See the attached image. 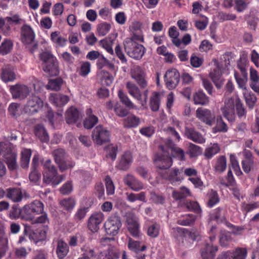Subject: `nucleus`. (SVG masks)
Wrapping results in <instances>:
<instances>
[{"mask_svg": "<svg viewBox=\"0 0 259 259\" xmlns=\"http://www.w3.org/2000/svg\"><path fill=\"white\" fill-rule=\"evenodd\" d=\"M104 219V215L101 212L92 214L88 220V227L92 232H97L99 229V225Z\"/></svg>", "mask_w": 259, "mask_h": 259, "instance_id": "nucleus-15", "label": "nucleus"}, {"mask_svg": "<svg viewBox=\"0 0 259 259\" xmlns=\"http://www.w3.org/2000/svg\"><path fill=\"white\" fill-rule=\"evenodd\" d=\"M214 63L216 64V68L213 69V70L210 72L209 77L213 82L217 89L222 88L224 79L222 77L221 70L223 68V66H220L217 60H214Z\"/></svg>", "mask_w": 259, "mask_h": 259, "instance_id": "nucleus-16", "label": "nucleus"}, {"mask_svg": "<svg viewBox=\"0 0 259 259\" xmlns=\"http://www.w3.org/2000/svg\"><path fill=\"white\" fill-rule=\"evenodd\" d=\"M117 254L112 249H107L101 253L100 259H116Z\"/></svg>", "mask_w": 259, "mask_h": 259, "instance_id": "nucleus-64", "label": "nucleus"}, {"mask_svg": "<svg viewBox=\"0 0 259 259\" xmlns=\"http://www.w3.org/2000/svg\"><path fill=\"white\" fill-rule=\"evenodd\" d=\"M37 162V159L34 157L32 159V163L34 166V169L30 172L29 176L30 180L33 182H37L40 178V174L36 169L35 166Z\"/></svg>", "mask_w": 259, "mask_h": 259, "instance_id": "nucleus-56", "label": "nucleus"}, {"mask_svg": "<svg viewBox=\"0 0 259 259\" xmlns=\"http://www.w3.org/2000/svg\"><path fill=\"white\" fill-rule=\"evenodd\" d=\"M194 103L197 105H204L209 102V99L202 91H198L193 95Z\"/></svg>", "mask_w": 259, "mask_h": 259, "instance_id": "nucleus-35", "label": "nucleus"}, {"mask_svg": "<svg viewBox=\"0 0 259 259\" xmlns=\"http://www.w3.org/2000/svg\"><path fill=\"white\" fill-rule=\"evenodd\" d=\"M107 152L106 157L111 158L114 160L116 157V152L117 151V147L112 144L109 145L106 147Z\"/></svg>", "mask_w": 259, "mask_h": 259, "instance_id": "nucleus-63", "label": "nucleus"}, {"mask_svg": "<svg viewBox=\"0 0 259 259\" xmlns=\"http://www.w3.org/2000/svg\"><path fill=\"white\" fill-rule=\"evenodd\" d=\"M188 151L191 157H197L202 153V148L193 143H190L188 147Z\"/></svg>", "mask_w": 259, "mask_h": 259, "instance_id": "nucleus-51", "label": "nucleus"}, {"mask_svg": "<svg viewBox=\"0 0 259 259\" xmlns=\"http://www.w3.org/2000/svg\"><path fill=\"white\" fill-rule=\"evenodd\" d=\"M69 252L68 244L61 239L58 240L56 253L58 257L64 258Z\"/></svg>", "mask_w": 259, "mask_h": 259, "instance_id": "nucleus-28", "label": "nucleus"}, {"mask_svg": "<svg viewBox=\"0 0 259 259\" xmlns=\"http://www.w3.org/2000/svg\"><path fill=\"white\" fill-rule=\"evenodd\" d=\"M234 77L238 87L243 90H246V83L248 80L247 74L240 75L236 71L234 72Z\"/></svg>", "mask_w": 259, "mask_h": 259, "instance_id": "nucleus-43", "label": "nucleus"}, {"mask_svg": "<svg viewBox=\"0 0 259 259\" xmlns=\"http://www.w3.org/2000/svg\"><path fill=\"white\" fill-rule=\"evenodd\" d=\"M235 109L236 110L237 113L239 117L241 118L242 117H245L246 111L243 107L241 100L238 97L237 99Z\"/></svg>", "mask_w": 259, "mask_h": 259, "instance_id": "nucleus-60", "label": "nucleus"}, {"mask_svg": "<svg viewBox=\"0 0 259 259\" xmlns=\"http://www.w3.org/2000/svg\"><path fill=\"white\" fill-rule=\"evenodd\" d=\"M169 36L172 38V42L177 47H181L182 43L181 40L178 37L179 32L177 30V28L175 26L171 27L168 30Z\"/></svg>", "mask_w": 259, "mask_h": 259, "instance_id": "nucleus-44", "label": "nucleus"}, {"mask_svg": "<svg viewBox=\"0 0 259 259\" xmlns=\"http://www.w3.org/2000/svg\"><path fill=\"white\" fill-rule=\"evenodd\" d=\"M63 80L60 78L50 79L46 88L47 89L58 91L60 90Z\"/></svg>", "mask_w": 259, "mask_h": 259, "instance_id": "nucleus-46", "label": "nucleus"}, {"mask_svg": "<svg viewBox=\"0 0 259 259\" xmlns=\"http://www.w3.org/2000/svg\"><path fill=\"white\" fill-rule=\"evenodd\" d=\"M12 214H13V213ZM34 214V213L33 212L32 210H31V208L28 204L24 206L22 208L19 209L18 213L13 215L15 218H20L25 220L32 221Z\"/></svg>", "mask_w": 259, "mask_h": 259, "instance_id": "nucleus-21", "label": "nucleus"}, {"mask_svg": "<svg viewBox=\"0 0 259 259\" xmlns=\"http://www.w3.org/2000/svg\"><path fill=\"white\" fill-rule=\"evenodd\" d=\"M140 123V119L134 115H130L124 120V125L126 127H134Z\"/></svg>", "mask_w": 259, "mask_h": 259, "instance_id": "nucleus-48", "label": "nucleus"}, {"mask_svg": "<svg viewBox=\"0 0 259 259\" xmlns=\"http://www.w3.org/2000/svg\"><path fill=\"white\" fill-rule=\"evenodd\" d=\"M29 204L35 214H38L43 212L44 204L38 200H35Z\"/></svg>", "mask_w": 259, "mask_h": 259, "instance_id": "nucleus-53", "label": "nucleus"}, {"mask_svg": "<svg viewBox=\"0 0 259 259\" xmlns=\"http://www.w3.org/2000/svg\"><path fill=\"white\" fill-rule=\"evenodd\" d=\"M58 164L60 170L61 171H63L67 169L73 167L75 165V162L67 158Z\"/></svg>", "mask_w": 259, "mask_h": 259, "instance_id": "nucleus-62", "label": "nucleus"}, {"mask_svg": "<svg viewBox=\"0 0 259 259\" xmlns=\"http://www.w3.org/2000/svg\"><path fill=\"white\" fill-rule=\"evenodd\" d=\"M109 132L101 125L96 126L92 133L93 141L98 145H101L109 140Z\"/></svg>", "mask_w": 259, "mask_h": 259, "instance_id": "nucleus-11", "label": "nucleus"}, {"mask_svg": "<svg viewBox=\"0 0 259 259\" xmlns=\"http://www.w3.org/2000/svg\"><path fill=\"white\" fill-rule=\"evenodd\" d=\"M220 148L218 144H213L207 147L204 151V155L206 158H211L214 155L218 153Z\"/></svg>", "mask_w": 259, "mask_h": 259, "instance_id": "nucleus-38", "label": "nucleus"}, {"mask_svg": "<svg viewBox=\"0 0 259 259\" xmlns=\"http://www.w3.org/2000/svg\"><path fill=\"white\" fill-rule=\"evenodd\" d=\"M196 116L202 122L209 126H212L215 121V116L208 109L198 108L196 111Z\"/></svg>", "mask_w": 259, "mask_h": 259, "instance_id": "nucleus-14", "label": "nucleus"}, {"mask_svg": "<svg viewBox=\"0 0 259 259\" xmlns=\"http://www.w3.org/2000/svg\"><path fill=\"white\" fill-rule=\"evenodd\" d=\"M42 106L43 102L41 99L38 96H32L27 101L24 110L28 114H33L37 112Z\"/></svg>", "mask_w": 259, "mask_h": 259, "instance_id": "nucleus-12", "label": "nucleus"}, {"mask_svg": "<svg viewBox=\"0 0 259 259\" xmlns=\"http://www.w3.org/2000/svg\"><path fill=\"white\" fill-rule=\"evenodd\" d=\"M159 230V225L157 223H154L149 226L147 230V234L150 237L155 238L158 236Z\"/></svg>", "mask_w": 259, "mask_h": 259, "instance_id": "nucleus-58", "label": "nucleus"}, {"mask_svg": "<svg viewBox=\"0 0 259 259\" xmlns=\"http://www.w3.org/2000/svg\"><path fill=\"white\" fill-rule=\"evenodd\" d=\"M126 199L131 202H134L136 200H139L143 202H146V194L144 192L139 193L135 194L133 193H126Z\"/></svg>", "mask_w": 259, "mask_h": 259, "instance_id": "nucleus-42", "label": "nucleus"}, {"mask_svg": "<svg viewBox=\"0 0 259 259\" xmlns=\"http://www.w3.org/2000/svg\"><path fill=\"white\" fill-rule=\"evenodd\" d=\"M131 76L141 89H145L148 84L145 69L138 65L134 66L131 69Z\"/></svg>", "mask_w": 259, "mask_h": 259, "instance_id": "nucleus-6", "label": "nucleus"}, {"mask_svg": "<svg viewBox=\"0 0 259 259\" xmlns=\"http://www.w3.org/2000/svg\"><path fill=\"white\" fill-rule=\"evenodd\" d=\"M132 161V155L129 152H126L122 155L118 165L119 169L126 170Z\"/></svg>", "mask_w": 259, "mask_h": 259, "instance_id": "nucleus-37", "label": "nucleus"}, {"mask_svg": "<svg viewBox=\"0 0 259 259\" xmlns=\"http://www.w3.org/2000/svg\"><path fill=\"white\" fill-rule=\"evenodd\" d=\"M50 101L56 106H62L68 102L69 98L65 95L51 94L50 96Z\"/></svg>", "mask_w": 259, "mask_h": 259, "instance_id": "nucleus-24", "label": "nucleus"}, {"mask_svg": "<svg viewBox=\"0 0 259 259\" xmlns=\"http://www.w3.org/2000/svg\"><path fill=\"white\" fill-rule=\"evenodd\" d=\"M214 167L215 171L219 173L224 171L227 167L226 158L224 156H219L217 159Z\"/></svg>", "mask_w": 259, "mask_h": 259, "instance_id": "nucleus-41", "label": "nucleus"}, {"mask_svg": "<svg viewBox=\"0 0 259 259\" xmlns=\"http://www.w3.org/2000/svg\"><path fill=\"white\" fill-rule=\"evenodd\" d=\"M185 135L188 139L196 143L203 144L205 142L203 136L193 127H185Z\"/></svg>", "mask_w": 259, "mask_h": 259, "instance_id": "nucleus-18", "label": "nucleus"}, {"mask_svg": "<svg viewBox=\"0 0 259 259\" xmlns=\"http://www.w3.org/2000/svg\"><path fill=\"white\" fill-rule=\"evenodd\" d=\"M44 71L51 76H56L59 73L57 59L53 62L45 64L43 67Z\"/></svg>", "mask_w": 259, "mask_h": 259, "instance_id": "nucleus-32", "label": "nucleus"}, {"mask_svg": "<svg viewBox=\"0 0 259 259\" xmlns=\"http://www.w3.org/2000/svg\"><path fill=\"white\" fill-rule=\"evenodd\" d=\"M237 98V96L225 97L224 105L220 108L223 116L230 122L234 121L235 119V107Z\"/></svg>", "mask_w": 259, "mask_h": 259, "instance_id": "nucleus-4", "label": "nucleus"}, {"mask_svg": "<svg viewBox=\"0 0 259 259\" xmlns=\"http://www.w3.org/2000/svg\"><path fill=\"white\" fill-rule=\"evenodd\" d=\"M10 92L14 99L23 100L29 95L31 90L24 84H17L10 87Z\"/></svg>", "mask_w": 259, "mask_h": 259, "instance_id": "nucleus-8", "label": "nucleus"}, {"mask_svg": "<svg viewBox=\"0 0 259 259\" xmlns=\"http://www.w3.org/2000/svg\"><path fill=\"white\" fill-rule=\"evenodd\" d=\"M164 77L166 87L169 90L175 89L180 82V73L176 69L168 70L165 72Z\"/></svg>", "mask_w": 259, "mask_h": 259, "instance_id": "nucleus-9", "label": "nucleus"}, {"mask_svg": "<svg viewBox=\"0 0 259 259\" xmlns=\"http://www.w3.org/2000/svg\"><path fill=\"white\" fill-rule=\"evenodd\" d=\"M31 237L35 243L42 241L46 239V231L45 230H40L39 232H34Z\"/></svg>", "mask_w": 259, "mask_h": 259, "instance_id": "nucleus-55", "label": "nucleus"}, {"mask_svg": "<svg viewBox=\"0 0 259 259\" xmlns=\"http://www.w3.org/2000/svg\"><path fill=\"white\" fill-rule=\"evenodd\" d=\"M129 29L133 35L128 38L143 41V35L141 29V24L140 22L137 21L133 22L130 26Z\"/></svg>", "mask_w": 259, "mask_h": 259, "instance_id": "nucleus-22", "label": "nucleus"}, {"mask_svg": "<svg viewBox=\"0 0 259 259\" xmlns=\"http://www.w3.org/2000/svg\"><path fill=\"white\" fill-rule=\"evenodd\" d=\"M98 121V119L96 116L90 115L84 121V127L87 129L92 128Z\"/></svg>", "mask_w": 259, "mask_h": 259, "instance_id": "nucleus-59", "label": "nucleus"}, {"mask_svg": "<svg viewBox=\"0 0 259 259\" xmlns=\"http://www.w3.org/2000/svg\"><path fill=\"white\" fill-rule=\"evenodd\" d=\"M228 127L227 124L224 122L221 115L217 116L215 120V125L212 128V132L216 133L218 132L226 133L228 131Z\"/></svg>", "mask_w": 259, "mask_h": 259, "instance_id": "nucleus-31", "label": "nucleus"}, {"mask_svg": "<svg viewBox=\"0 0 259 259\" xmlns=\"http://www.w3.org/2000/svg\"><path fill=\"white\" fill-rule=\"evenodd\" d=\"M125 87L128 93L138 101H142V93L140 88L135 83L128 81L126 82Z\"/></svg>", "mask_w": 259, "mask_h": 259, "instance_id": "nucleus-19", "label": "nucleus"}, {"mask_svg": "<svg viewBox=\"0 0 259 259\" xmlns=\"http://www.w3.org/2000/svg\"><path fill=\"white\" fill-rule=\"evenodd\" d=\"M59 203L66 210L71 211L75 206V201L73 199L68 198L60 200Z\"/></svg>", "mask_w": 259, "mask_h": 259, "instance_id": "nucleus-49", "label": "nucleus"}, {"mask_svg": "<svg viewBox=\"0 0 259 259\" xmlns=\"http://www.w3.org/2000/svg\"><path fill=\"white\" fill-rule=\"evenodd\" d=\"M231 257L229 259H245L247 254V249L245 248H236L232 250Z\"/></svg>", "mask_w": 259, "mask_h": 259, "instance_id": "nucleus-39", "label": "nucleus"}, {"mask_svg": "<svg viewBox=\"0 0 259 259\" xmlns=\"http://www.w3.org/2000/svg\"><path fill=\"white\" fill-rule=\"evenodd\" d=\"M137 40L126 38L123 41L125 52L129 57L136 59H141L145 53V48L136 42Z\"/></svg>", "mask_w": 259, "mask_h": 259, "instance_id": "nucleus-2", "label": "nucleus"}, {"mask_svg": "<svg viewBox=\"0 0 259 259\" xmlns=\"http://www.w3.org/2000/svg\"><path fill=\"white\" fill-rule=\"evenodd\" d=\"M128 248L132 251L138 253L140 251L145 250L146 248L145 245L141 246V242L139 241H135L132 238L128 237Z\"/></svg>", "mask_w": 259, "mask_h": 259, "instance_id": "nucleus-34", "label": "nucleus"}, {"mask_svg": "<svg viewBox=\"0 0 259 259\" xmlns=\"http://www.w3.org/2000/svg\"><path fill=\"white\" fill-rule=\"evenodd\" d=\"M118 96L119 98L120 101L124 104L126 107L130 109H137V107L128 98L127 96L124 94L122 91L119 90L118 92Z\"/></svg>", "mask_w": 259, "mask_h": 259, "instance_id": "nucleus-40", "label": "nucleus"}, {"mask_svg": "<svg viewBox=\"0 0 259 259\" xmlns=\"http://www.w3.org/2000/svg\"><path fill=\"white\" fill-rule=\"evenodd\" d=\"M97 29L99 35L104 36L110 31L111 25L107 22H103L99 24Z\"/></svg>", "mask_w": 259, "mask_h": 259, "instance_id": "nucleus-57", "label": "nucleus"}, {"mask_svg": "<svg viewBox=\"0 0 259 259\" xmlns=\"http://www.w3.org/2000/svg\"><path fill=\"white\" fill-rule=\"evenodd\" d=\"M173 233L175 234V237H183L182 243L186 247H188L189 244L186 242V234L187 233L188 229L185 228H182L180 227H176L172 228Z\"/></svg>", "mask_w": 259, "mask_h": 259, "instance_id": "nucleus-45", "label": "nucleus"}, {"mask_svg": "<svg viewBox=\"0 0 259 259\" xmlns=\"http://www.w3.org/2000/svg\"><path fill=\"white\" fill-rule=\"evenodd\" d=\"M123 181L125 185L134 191L138 192L143 189V183L131 174H127Z\"/></svg>", "mask_w": 259, "mask_h": 259, "instance_id": "nucleus-17", "label": "nucleus"}, {"mask_svg": "<svg viewBox=\"0 0 259 259\" xmlns=\"http://www.w3.org/2000/svg\"><path fill=\"white\" fill-rule=\"evenodd\" d=\"M195 217L193 214H188L182 219H179L177 223L182 226L192 225L195 221Z\"/></svg>", "mask_w": 259, "mask_h": 259, "instance_id": "nucleus-54", "label": "nucleus"}, {"mask_svg": "<svg viewBox=\"0 0 259 259\" xmlns=\"http://www.w3.org/2000/svg\"><path fill=\"white\" fill-rule=\"evenodd\" d=\"M126 227L132 236L139 238L141 236L140 226L137 217L133 213H128L126 216Z\"/></svg>", "mask_w": 259, "mask_h": 259, "instance_id": "nucleus-10", "label": "nucleus"}, {"mask_svg": "<svg viewBox=\"0 0 259 259\" xmlns=\"http://www.w3.org/2000/svg\"><path fill=\"white\" fill-rule=\"evenodd\" d=\"M218 250L217 246L207 244L201 251V255L203 259H214Z\"/></svg>", "mask_w": 259, "mask_h": 259, "instance_id": "nucleus-26", "label": "nucleus"}, {"mask_svg": "<svg viewBox=\"0 0 259 259\" xmlns=\"http://www.w3.org/2000/svg\"><path fill=\"white\" fill-rule=\"evenodd\" d=\"M35 134L42 142L47 143L49 141V135L44 127L41 124L35 126Z\"/></svg>", "mask_w": 259, "mask_h": 259, "instance_id": "nucleus-33", "label": "nucleus"}, {"mask_svg": "<svg viewBox=\"0 0 259 259\" xmlns=\"http://www.w3.org/2000/svg\"><path fill=\"white\" fill-rule=\"evenodd\" d=\"M21 40L31 53H33L37 48V45L34 41L35 34L28 25H24L21 29Z\"/></svg>", "mask_w": 259, "mask_h": 259, "instance_id": "nucleus-5", "label": "nucleus"}, {"mask_svg": "<svg viewBox=\"0 0 259 259\" xmlns=\"http://www.w3.org/2000/svg\"><path fill=\"white\" fill-rule=\"evenodd\" d=\"M182 171V169L180 170L178 168H175L171 170H167L165 171V173L163 174L162 172H159V173L162 175V177L169 181L171 184H174L177 182H181L183 179L181 177L180 174Z\"/></svg>", "mask_w": 259, "mask_h": 259, "instance_id": "nucleus-20", "label": "nucleus"}, {"mask_svg": "<svg viewBox=\"0 0 259 259\" xmlns=\"http://www.w3.org/2000/svg\"><path fill=\"white\" fill-rule=\"evenodd\" d=\"M20 164L22 168H26L28 167L30 158L31 155L30 149H24L21 152Z\"/></svg>", "mask_w": 259, "mask_h": 259, "instance_id": "nucleus-36", "label": "nucleus"}, {"mask_svg": "<svg viewBox=\"0 0 259 259\" xmlns=\"http://www.w3.org/2000/svg\"><path fill=\"white\" fill-rule=\"evenodd\" d=\"M121 226L120 217L115 214L111 215L104 225L106 234L113 236L118 233Z\"/></svg>", "mask_w": 259, "mask_h": 259, "instance_id": "nucleus-7", "label": "nucleus"}, {"mask_svg": "<svg viewBox=\"0 0 259 259\" xmlns=\"http://www.w3.org/2000/svg\"><path fill=\"white\" fill-rule=\"evenodd\" d=\"M53 155L56 162L58 164L67 158V155L62 149H58L53 151Z\"/></svg>", "mask_w": 259, "mask_h": 259, "instance_id": "nucleus-50", "label": "nucleus"}, {"mask_svg": "<svg viewBox=\"0 0 259 259\" xmlns=\"http://www.w3.org/2000/svg\"><path fill=\"white\" fill-rule=\"evenodd\" d=\"M15 77V74L10 66H6L2 69L1 78L4 82L12 81Z\"/></svg>", "mask_w": 259, "mask_h": 259, "instance_id": "nucleus-29", "label": "nucleus"}, {"mask_svg": "<svg viewBox=\"0 0 259 259\" xmlns=\"http://www.w3.org/2000/svg\"><path fill=\"white\" fill-rule=\"evenodd\" d=\"M166 147L162 145H159V153L156 155L155 161L156 166L161 170H165L169 168L172 164V160L171 153L177 157L181 160H185L184 151L181 148L176 147L170 140H167L166 143Z\"/></svg>", "mask_w": 259, "mask_h": 259, "instance_id": "nucleus-1", "label": "nucleus"}, {"mask_svg": "<svg viewBox=\"0 0 259 259\" xmlns=\"http://www.w3.org/2000/svg\"><path fill=\"white\" fill-rule=\"evenodd\" d=\"M191 195L190 190L186 187H181L179 190H174L172 197L176 200L185 199Z\"/></svg>", "mask_w": 259, "mask_h": 259, "instance_id": "nucleus-30", "label": "nucleus"}, {"mask_svg": "<svg viewBox=\"0 0 259 259\" xmlns=\"http://www.w3.org/2000/svg\"><path fill=\"white\" fill-rule=\"evenodd\" d=\"M208 200L207 205L211 207L215 204L219 202V198L217 192L213 190H211L208 193Z\"/></svg>", "mask_w": 259, "mask_h": 259, "instance_id": "nucleus-52", "label": "nucleus"}, {"mask_svg": "<svg viewBox=\"0 0 259 259\" xmlns=\"http://www.w3.org/2000/svg\"><path fill=\"white\" fill-rule=\"evenodd\" d=\"M163 96L162 93L154 92L150 99V107L151 109L156 112L159 110L160 101Z\"/></svg>", "mask_w": 259, "mask_h": 259, "instance_id": "nucleus-25", "label": "nucleus"}, {"mask_svg": "<svg viewBox=\"0 0 259 259\" xmlns=\"http://www.w3.org/2000/svg\"><path fill=\"white\" fill-rule=\"evenodd\" d=\"M13 46V42L10 39H4L0 46V54L5 55L9 53L12 50Z\"/></svg>", "mask_w": 259, "mask_h": 259, "instance_id": "nucleus-47", "label": "nucleus"}, {"mask_svg": "<svg viewBox=\"0 0 259 259\" xmlns=\"http://www.w3.org/2000/svg\"><path fill=\"white\" fill-rule=\"evenodd\" d=\"M4 157L9 170L15 171L18 169L19 166L17 162V153L14 149L11 147H7Z\"/></svg>", "mask_w": 259, "mask_h": 259, "instance_id": "nucleus-13", "label": "nucleus"}, {"mask_svg": "<svg viewBox=\"0 0 259 259\" xmlns=\"http://www.w3.org/2000/svg\"><path fill=\"white\" fill-rule=\"evenodd\" d=\"M6 197L14 202H19L22 199V192L18 188H9L6 190Z\"/></svg>", "mask_w": 259, "mask_h": 259, "instance_id": "nucleus-27", "label": "nucleus"}, {"mask_svg": "<svg viewBox=\"0 0 259 259\" xmlns=\"http://www.w3.org/2000/svg\"><path fill=\"white\" fill-rule=\"evenodd\" d=\"M44 167L47 170L44 174L43 181L46 184L52 183L55 185L59 184L62 180L65 179L63 175L57 176V169L52 164L50 159H47L43 162Z\"/></svg>", "mask_w": 259, "mask_h": 259, "instance_id": "nucleus-3", "label": "nucleus"}, {"mask_svg": "<svg viewBox=\"0 0 259 259\" xmlns=\"http://www.w3.org/2000/svg\"><path fill=\"white\" fill-rule=\"evenodd\" d=\"M246 104L250 108H252L256 101V98L255 95L250 93L246 92L243 93Z\"/></svg>", "mask_w": 259, "mask_h": 259, "instance_id": "nucleus-61", "label": "nucleus"}, {"mask_svg": "<svg viewBox=\"0 0 259 259\" xmlns=\"http://www.w3.org/2000/svg\"><path fill=\"white\" fill-rule=\"evenodd\" d=\"M80 116H81L80 113L74 107H70L66 111L65 119L68 124L75 123Z\"/></svg>", "mask_w": 259, "mask_h": 259, "instance_id": "nucleus-23", "label": "nucleus"}]
</instances>
